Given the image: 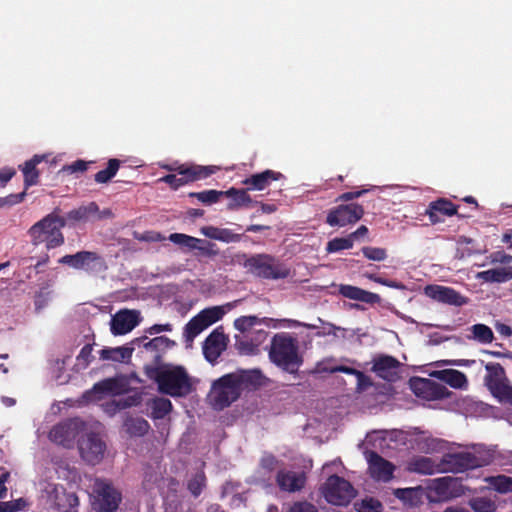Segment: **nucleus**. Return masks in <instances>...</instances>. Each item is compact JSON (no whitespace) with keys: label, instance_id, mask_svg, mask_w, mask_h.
<instances>
[{"label":"nucleus","instance_id":"obj_1","mask_svg":"<svg viewBox=\"0 0 512 512\" xmlns=\"http://www.w3.org/2000/svg\"><path fill=\"white\" fill-rule=\"evenodd\" d=\"M262 374L258 370H240L213 381L208 394L209 404L216 410L230 406L241 393L260 384Z\"/></svg>","mask_w":512,"mask_h":512},{"label":"nucleus","instance_id":"obj_2","mask_svg":"<svg viewBox=\"0 0 512 512\" xmlns=\"http://www.w3.org/2000/svg\"><path fill=\"white\" fill-rule=\"evenodd\" d=\"M269 360L280 369L295 373L303 363L298 340L289 333H276L268 348Z\"/></svg>","mask_w":512,"mask_h":512},{"label":"nucleus","instance_id":"obj_3","mask_svg":"<svg viewBox=\"0 0 512 512\" xmlns=\"http://www.w3.org/2000/svg\"><path fill=\"white\" fill-rule=\"evenodd\" d=\"M160 392L172 397H184L194 389V379L182 366L164 365L156 372Z\"/></svg>","mask_w":512,"mask_h":512},{"label":"nucleus","instance_id":"obj_4","mask_svg":"<svg viewBox=\"0 0 512 512\" xmlns=\"http://www.w3.org/2000/svg\"><path fill=\"white\" fill-rule=\"evenodd\" d=\"M64 224V220L56 215L46 216L29 229L32 243L35 245L45 244L48 249L62 245L64 237L61 229Z\"/></svg>","mask_w":512,"mask_h":512},{"label":"nucleus","instance_id":"obj_5","mask_svg":"<svg viewBox=\"0 0 512 512\" xmlns=\"http://www.w3.org/2000/svg\"><path fill=\"white\" fill-rule=\"evenodd\" d=\"M484 386L490 394L500 403L512 405V383L506 371L499 363L488 362L484 364Z\"/></svg>","mask_w":512,"mask_h":512},{"label":"nucleus","instance_id":"obj_6","mask_svg":"<svg viewBox=\"0 0 512 512\" xmlns=\"http://www.w3.org/2000/svg\"><path fill=\"white\" fill-rule=\"evenodd\" d=\"M321 492L328 503L339 506L349 504L356 496V490L350 482L337 475H332L326 480Z\"/></svg>","mask_w":512,"mask_h":512},{"label":"nucleus","instance_id":"obj_7","mask_svg":"<svg viewBox=\"0 0 512 512\" xmlns=\"http://www.w3.org/2000/svg\"><path fill=\"white\" fill-rule=\"evenodd\" d=\"M226 308L230 304L206 308L193 317L185 326V341L191 345L196 336L224 316Z\"/></svg>","mask_w":512,"mask_h":512},{"label":"nucleus","instance_id":"obj_8","mask_svg":"<svg viewBox=\"0 0 512 512\" xmlns=\"http://www.w3.org/2000/svg\"><path fill=\"white\" fill-rule=\"evenodd\" d=\"M163 167L169 171L177 170L180 174V177L175 174H169L159 179V181L169 184L174 189H177L189 181L206 178L218 170L216 166H179L178 168H174L170 165H165Z\"/></svg>","mask_w":512,"mask_h":512},{"label":"nucleus","instance_id":"obj_9","mask_svg":"<svg viewBox=\"0 0 512 512\" xmlns=\"http://www.w3.org/2000/svg\"><path fill=\"white\" fill-rule=\"evenodd\" d=\"M245 267L254 275L262 278L282 279L289 276V270L277 264L267 255H258L249 258Z\"/></svg>","mask_w":512,"mask_h":512},{"label":"nucleus","instance_id":"obj_10","mask_svg":"<svg viewBox=\"0 0 512 512\" xmlns=\"http://www.w3.org/2000/svg\"><path fill=\"white\" fill-rule=\"evenodd\" d=\"M42 497L50 507L61 512H77L79 499L75 493H67L62 486L49 483L43 490Z\"/></svg>","mask_w":512,"mask_h":512},{"label":"nucleus","instance_id":"obj_11","mask_svg":"<svg viewBox=\"0 0 512 512\" xmlns=\"http://www.w3.org/2000/svg\"><path fill=\"white\" fill-rule=\"evenodd\" d=\"M83 432L78 443L80 456L88 464H98L104 458L106 445L98 433L88 431L86 427Z\"/></svg>","mask_w":512,"mask_h":512},{"label":"nucleus","instance_id":"obj_12","mask_svg":"<svg viewBox=\"0 0 512 512\" xmlns=\"http://www.w3.org/2000/svg\"><path fill=\"white\" fill-rule=\"evenodd\" d=\"M97 512H115L121 501L120 493L108 482L96 479L93 484Z\"/></svg>","mask_w":512,"mask_h":512},{"label":"nucleus","instance_id":"obj_13","mask_svg":"<svg viewBox=\"0 0 512 512\" xmlns=\"http://www.w3.org/2000/svg\"><path fill=\"white\" fill-rule=\"evenodd\" d=\"M409 386L417 397L428 401L444 399L450 394L445 386L426 378H412Z\"/></svg>","mask_w":512,"mask_h":512},{"label":"nucleus","instance_id":"obj_14","mask_svg":"<svg viewBox=\"0 0 512 512\" xmlns=\"http://www.w3.org/2000/svg\"><path fill=\"white\" fill-rule=\"evenodd\" d=\"M85 429V424L79 419H72L54 426L49 432L52 442L64 447H71L75 437Z\"/></svg>","mask_w":512,"mask_h":512},{"label":"nucleus","instance_id":"obj_15","mask_svg":"<svg viewBox=\"0 0 512 512\" xmlns=\"http://www.w3.org/2000/svg\"><path fill=\"white\" fill-rule=\"evenodd\" d=\"M363 214L364 209L361 205H339L329 211L326 221L330 226L344 227L356 223L362 218Z\"/></svg>","mask_w":512,"mask_h":512},{"label":"nucleus","instance_id":"obj_16","mask_svg":"<svg viewBox=\"0 0 512 512\" xmlns=\"http://www.w3.org/2000/svg\"><path fill=\"white\" fill-rule=\"evenodd\" d=\"M365 456L368 462V472L374 480L388 482L393 478L395 466L391 462L373 451H366Z\"/></svg>","mask_w":512,"mask_h":512},{"label":"nucleus","instance_id":"obj_17","mask_svg":"<svg viewBox=\"0 0 512 512\" xmlns=\"http://www.w3.org/2000/svg\"><path fill=\"white\" fill-rule=\"evenodd\" d=\"M402 364L389 355H378L373 359L372 371L380 378L394 382L400 378Z\"/></svg>","mask_w":512,"mask_h":512},{"label":"nucleus","instance_id":"obj_18","mask_svg":"<svg viewBox=\"0 0 512 512\" xmlns=\"http://www.w3.org/2000/svg\"><path fill=\"white\" fill-rule=\"evenodd\" d=\"M459 483L456 478L441 477L434 479L429 485L431 493H435L436 497L429 496L430 500H447L460 496L463 491L459 489Z\"/></svg>","mask_w":512,"mask_h":512},{"label":"nucleus","instance_id":"obj_19","mask_svg":"<svg viewBox=\"0 0 512 512\" xmlns=\"http://www.w3.org/2000/svg\"><path fill=\"white\" fill-rule=\"evenodd\" d=\"M424 293L429 298L448 305L462 306L468 302L466 297L446 286L428 285L424 288Z\"/></svg>","mask_w":512,"mask_h":512},{"label":"nucleus","instance_id":"obj_20","mask_svg":"<svg viewBox=\"0 0 512 512\" xmlns=\"http://www.w3.org/2000/svg\"><path fill=\"white\" fill-rule=\"evenodd\" d=\"M139 323V312L120 310L112 318L110 329L113 335H124L132 331Z\"/></svg>","mask_w":512,"mask_h":512},{"label":"nucleus","instance_id":"obj_21","mask_svg":"<svg viewBox=\"0 0 512 512\" xmlns=\"http://www.w3.org/2000/svg\"><path fill=\"white\" fill-rule=\"evenodd\" d=\"M445 472H462L473 469V455L470 451L447 453L442 458Z\"/></svg>","mask_w":512,"mask_h":512},{"label":"nucleus","instance_id":"obj_22","mask_svg":"<svg viewBox=\"0 0 512 512\" xmlns=\"http://www.w3.org/2000/svg\"><path fill=\"white\" fill-rule=\"evenodd\" d=\"M126 390L125 383L119 379H106L94 385L93 390L85 394L89 401L99 400L101 395L116 396Z\"/></svg>","mask_w":512,"mask_h":512},{"label":"nucleus","instance_id":"obj_23","mask_svg":"<svg viewBox=\"0 0 512 512\" xmlns=\"http://www.w3.org/2000/svg\"><path fill=\"white\" fill-rule=\"evenodd\" d=\"M227 337L218 329L214 330L205 340L203 344V353L205 358L213 363L221 353L226 349Z\"/></svg>","mask_w":512,"mask_h":512},{"label":"nucleus","instance_id":"obj_24","mask_svg":"<svg viewBox=\"0 0 512 512\" xmlns=\"http://www.w3.org/2000/svg\"><path fill=\"white\" fill-rule=\"evenodd\" d=\"M276 482L281 490L296 492L304 487L306 475L304 472L281 470L277 473Z\"/></svg>","mask_w":512,"mask_h":512},{"label":"nucleus","instance_id":"obj_25","mask_svg":"<svg viewBox=\"0 0 512 512\" xmlns=\"http://www.w3.org/2000/svg\"><path fill=\"white\" fill-rule=\"evenodd\" d=\"M429 375L445 382L454 389L467 390L469 386L467 376L463 372L455 369L436 370L432 371Z\"/></svg>","mask_w":512,"mask_h":512},{"label":"nucleus","instance_id":"obj_26","mask_svg":"<svg viewBox=\"0 0 512 512\" xmlns=\"http://www.w3.org/2000/svg\"><path fill=\"white\" fill-rule=\"evenodd\" d=\"M338 292L345 298L364 302L367 304L380 303L381 298L378 294L366 291L356 286L340 284Z\"/></svg>","mask_w":512,"mask_h":512},{"label":"nucleus","instance_id":"obj_27","mask_svg":"<svg viewBox=\"0 0 512 512\" xmlns=\"http://www.w3.org/2000/svg\"><path fill=\"white\" fill-rule=\"evenodd\" d=\"M200 233L207 238L218 240L224 243H235L240 241L241 235L232 232L227 228H218L214 226H203Z\"/></svg>","mask_w":512,"mask_h":512},{"label":"nucleus","instance_id":"obj_28","mask_svg":"<svg viewBox=\"0 0 512 512\" xmlns=\"http://www.w3.org/2000/svg\"><path fill=\"white\" fill-rule=\"evenodd\" d=\"M476 278L485 282L503 283L512 279V266L507 265L478 272Z\"/></svg>","mask_w":512,"mask_h":512},{"label":"nucleus","instance_id":"obj_29","mask_svg":"<svg viewBox=\"0 0 512 512\" xmlns=\"http://www.w3.org/2000/svg\"><path fill=\"white\" fill-rule=\"evenodd\" d=\"M97 259L93 252L82 251L74 255H65L59 259V263L67 264L75 269H86Z\"/></svg>","mask_w":512,"mask_h":512},{"label":"nucleus","instance_id":"obj_30","mask_svg":"<svg viewBox=\"0 0 512 512\" xmlns=\"http://www.w3.org/2000/svg\"><path fill=\"white\" fill-rule=\"evenodd\" d=\"M279 176V173L272 170H266L245 179L243 184L248 185L251 190H263L268 187L272 181L277 180Z\"/></svg>","mask_w":512,"mask_h":512},{"label":"nucleus","instance_id":"obj_31","mask_svg":"<svg viewBox=\"0 0 512 512\" xmlns=\"http://www.w3.org/2000/svg\"><path fill=\"white\" fill-rule=\"evenodd\" d=\"M411 471L421 474H434L437 472H445L443 467V461L436 463L431 458L420 457L413 460L409 466Z\"/></svg>","mask_w":512,"mask_h":512},{"label":"nucleus","instance_id":"obj_32","mask_svg":"<svg viewBox=\"0 0 512 512\" xmlns=\"http://www.w3.org/2000/svg\"><path fill=\"white\" fill-rule=\"evenodd\" d=\"M393 494L405 505L417 506L422 502L423 489L421 487L398 488L393 491Z\"/></svg>","mask_w":512,"mask_h":512},{"label":"nucleus","instance_id":"obj_33","mask_svg":"<svg viewBox=\"0 0 512 512\" xmlns=\"http://www.w3.org/2000/svg\"><path fill=\"white\" fill-rule=\"evenodd\" d=\"M270 322H274V319L258 318L257 316H254V315L241 316L234 321V327L238 331L245 333V332L250 331L253 327L262 325V324L270 327Z\"/></svg>","mask_w":512,"mask_h":512},{"label":"nucleus","instance_id":"obj_34","mask_svg":"<svg viewBox=\"0 0 512 512\" xmlns=\"http://www.w3.org/2000/svg\"><path fill=\"white\" fill-rule=\"evenodd\" d=\"M133 349L125 346L106 348L100 351V358L106 361L125 362L131 358Z\"/></svg>","mask_w":512,"mask_h":512},{"label":"nucleus","instance_id":"obj_35","mask_svg":"<svg viewBox=\"0 0 512 512\" xmlns=\"http://www.w3.org/2000/svg\"><path fill=\"white\" fill-rule=\"evenodd\" d=\"M437 213H441L446 216H452L456 214V208L452 205L451 202L445 199H440L432 202L429 205V209L427 210V214L429 215V218L432 222L439 221Z\"/></svg>","mask_w":512,"mask_h":512},{"label":"nucleus","instance_id":"obj_36","mask_svg":"<svg viewBox=\"0 0 512 512\" xmlns=\"http://www.w3.org/2000/svg\"><path fill=\"white\" fill-rule=\"evenodd\" d=\"M468 331L470 332V334L467 336L468 339L474 340L481 344H489L494 339L492 329L485 324L472 325Z\"/></svg>","mask_w":512,"mask_h":512},{"label":"nucleus","instance_id":"obj_37","mask_svg":"<svg viewBox=\"0 0 512 512\" xmlns=\"http://www.w3.org/2000/svg\"><path fill=\"white\" fill-rule=\"evenodd\" d=\"M169 240L189 251L202 248V244H204V240L183 233H172L169 236Z\"/></svg>","mask_w":512,"mask_h":512},{"label":"nucleus","instance_id":"obj_38","mask_svg":"<svg viewBox=\"0 0 512 512\" xmlns=\"http://www.w3.org/2000/svg\"><path fill=\"white\" fill-rule=\"evenodd\" d=\"M485 482L489 484V488L500 493H512V478L506 475H497L486 477Z\"/></svg>","mask_w":512,"mask_h":512},{"label":"nucleus","instance_id":"obj_39","mask_svg":"<svg viewBox=\"0 0 512 512\" xmlns=\"http://www.w3.org/2000/svg\"><path fill=\"white\" fill-rule=\"evenodd\" d=\"M470 452L473 455L475 468L489 465L494 459V451L482 445L473 446Z\"/></svg>","mask_w":512,"mask_h":512},{"label":"nucleus","instance_id":"obj_40","mask_svg":"<svg viewBox=\"0 0 512 512\" xmlns=\"http://www.w3.org/2000/svg\"><path fill=\"white\" fill-rule=\"evenodd\" d=\"M468 505L474 512H496L498 508L496 502L487 496L473 497Z\"/></svg>","mask_w":512,"mask_h":512},{"label":"nucleus","instance_id":"obj_41","mask_svg":"<svg viewBox=\"0 0 512 512\" xmlns=\"http://www.w3.org/2000/svg\"><path fill=\"white\" fill-rule=\"evenodd\" d=\"M266 332L263 330H259L257 332V341L252 342L248 339H241L237 341V347L239 351L246 355H253L257 354L259 352V345L264 341L266 338Z\"/></svg>","mask_w":512,"mask_h":512},{"label":"nucleus","instance_id":"obj_42","mask_svg":"<svg viewBox=\"0 0 512 512\" xmlns=\"http://www.w3.org/2000/svg\"><path fill=\"white\" fill-rule=\"evenodd\" d=\"M224 195L232 198V202L228 205L230 210H234L241 206H248L252 201L246 190H237L231 188L224 192Z\"/></svg>","mask_w":512,"mask_h":512},{"label":"nucleus","instance_id":"obj_43","mask_svg":"<svg viewBox=\"0 0 512 512\" xmlns=\"http://www.w3.org/2000/svg\"><path fill=\"white\" fill-rule=\"evenodd\" d=\"M124 426L126 431L134 436H142L149 429L148 422L143 418H129L125 421Z\"/></svg>","mask_w":512,"mask_h":512},{"label":"nucleus","instance_id":"obj_44","mask_svg":"<svg viewBox=\"0 0 512 512\" xmlns=\"http://www.w3.org/2000/svg\"><path fill=\"white\" fill-rule=\"evenodd\" d=\"M151 409L152 416L156 419H161L171 411L172 403L166 398H156L152 402Z\"/></svg>","mask_w":512,"mask_h":512},{"label":"nucleus","instance_id":"obj_45","mask_svg":"<svg viewBox=\"0 0 512 512\" xmlns=\"http://www.w3.org/2000/svg\"><path fill=\"white\" fill-rule=\"evenodd\" d=\"M119 161L111 159L108 162V167L96 173L95 181L98 183H107L112 177L115 176L119 169Z\"/></svg>","mask_w":512,"mask_h":512},{"label":"nucleus","instance_id":"obj_46","mask_svg":"<svg viewBox=\"0 0 512 512\" xmlns=\"http://www.w3.org/2000/svg\"><path fill=\"white\" fill-rule=\"evenodd\" d=\"M174 341L165 336L155 337L152 340L143 344L146 350L151 351H164L174 346Z\"/></svg>","mask_w":512,"mask_h":512},{"label":"nucleus","instance_id":"obj_47","mask_svg":"<svg viewBox=\"0 0 512 512\" xmlns=\"http://www.w3.org/2000/svg\"><path fill=\"white\" fill-rule=\"evenodd\" d=\"M98 207L94 203H90L87 206L80 207L76 210L71 211L68 214L69 219L73 220H88L90 216L96 214Z\"/></svg>","mask_w":512,"mask_h":512},{"label":"nucleus","instance_id":"obj_48","mask_svg":"<svg viewBox=\"0 0 512 512\" xmlns=\"http://www.w3.org/2000/svg\"><path fill=\"white\" fill-rule=\"evenodd\" d=\"M353 247L352 239L349 237L334 238L327 243L326 250L329 253L339 252L341 250L350 249Z\"/></svg>","mask_w":512,"mask_h":512},{"label":"nucleus","instance_id":"obj_49","mask_svg":"<svg viewBox=\"0 0 512 512\" xmlns=\"http://www.w3.org/2000/svg\"><path fill=\"white\" fill-rule=\"evenodd\" d=\"M222 195H224V192L217 190H207L191 194V196L196 197L204 204L216 203Z\"/></svg>","mask_w":512,"mask_h":512},{"label":"nucleus","instance_id":"obj_50","mask_svg":"<svg viewBox=\"0 0 512 512\" xmlns=\"http://www.w3.org/2000/svg\"><path fill=\"white\" fill-rule=\"evenodd\" d=\"M356 509L358 512H382V504L376 499L366 498L356 504Z\"/></svg>","mask_w":512,"mask_h":512},{"label":"nucleus","instance_id":"obj_51","mask_svg":"<svg viewBox=\"0 0 512 512\" xmlns=\"http://www.w3.org/2000/svg\"><path fill=\"white\" fill-rule=\"evenodd\" d=\"M28 503L25 499L19 498L13 501L0 502V512H18L26 509Z\"/></svg>","mask_w":512,"mask_h":512},{"label":"nucleus","instance_id":"obj_52","mask_svg":"<svg viewBox=\"0 0 512 512\" xmlns=\"http://www.w3.org/2000/svg\"><path fill=\"white\" fill-rule=\"evenodd\" d=\"M21 170L24 174V182L26 186L35 185L38 180V171L36 167L33 166V163L25 162L23 166H21Z\"/></svg>","mask_w":512,"mask_h":512},{"label":"nucleus","instance_id":"obj_53","mask_svg":"<svg viewBox=\"0 0 512 512\" xmlns=\"http://www.w3.org/2000/svg\"><path fill=\"white\" fill-rule=\"evenodd\" d=\"M130 405L131 403L128 400L123 399H109L102 404L104 411L109 415H113L118 410L124 409Z\"/></svg>","mask_w":512,"mask_h":512},{"label":"nucleus","instance_id":"obj_54","mask_svg":"<svg viewBox=\"0 0 512 512\" xmlns=\"http://www.w3.org/2000/svg\"><path fill=\"white\" fill-rule=\"evenodd\" d=\"M362 252L366 258L373 261H383L387 258V252L383 248L364 247Z\"/></svg>","mask_w":512,"mask_h":512},{"label":"nucleus","instance_id":"obj_55","mask_svg":"<svg viewBox=\"0 0 512 512\" xmlns=\"http://www.w3.org/2000/svg\"><path fill=\"white\" fill-rule=\"evenodd\" d=\"M205 485L203 473H197L188 483V489L194 496H198Z\"/></svg>","mask_w":512,"mask_h":512},{"label":"nucleus","instance_id":"obj_56","mask_svg":"<svg viewBox=\"0 0 512 512\" xmlns=\"http://www.w3.org/2000/svg\"><path fill=\"white\" fill-rule=\"evenodd\" d=\"M277 460L272 455H264L260 462V468L264 473H270L277 467Z\"/></svg>","mask_w":512,"mask_h":512},{"label":"nucleus","instance_id":"obj_57","mask_svg":"<svg viewBox=\"0 0 512 512\" xmlns=\"http://www.w3.org/2000/svg\"><path fill=\"white\" fill-rule=\"evenodd\" d=\"M288 512H317V509L313 504L303 501L292 504Z\"/></svg>","mask_w":512,"mask_h":512},{"label":"nucleus","instance_id":"obj_58","mask_svg":"<svg viewBox=\"0 0 512 512\" xmlns=\"http://www.w3.org/2000/svg\"><path fill=\"white\" fill-rule=\"evenodd\" d=\"M490 262L492 264H505L506 266L512 262V256L503 252V251H497L490 255Z\"/></svg>","mask_w":512,"mask_h":512},{"label":"nucleus","instance_id":"obj_59","mask_svg":"<svg viewBox=\"0 0 512 512\" xmlns=\"http://www.w3.org/2000/svg\"><path fill=\"white\" fill-rule=\"evenodd\" d=\"M475 363V360L458 359V360H441L436 362L437 366L452 365L469 367Z\"/></svg>","mask_w":512,"mask_h":512},{"label":"nucleus","instance_id":"obj_60","mask_svg":"<svg viewBox=\"0 0 512 512\" xmlns=\"http://www.w3.org/2000/svg\"><path fill=\"white\" fill-rule=\"evenodd\" d=\"M283 324L284 327H299L302 326V322H299L297 320L293 319H282V320H276L274 319V322H270V327L272 328H279Z\"/></svg>","mask_w":512,"mask_h":512},{"label":"nucleus","instance_id":"obj_61","mask_svg":"<svg viewBox=\"0 0 512 512\" xmlns=\"http://www.w3.org/2000/svg\"><path fill=\"white\" fill-rule=\"evenodd\" d=\"M354 375L357 378L358 390H365L366 388L371 386L372 383H371L370 379L367 376H365L362 372L357 370Z\"/></svg>","mask_w":512,"mask_h":512},{"label":"nucleus","instance_id":"obj_62","mask_svg":"<svg viewBox=\"0 0 512 512\" xmlns=\"http://www.w3.org/2000/svg\"><path fill=\"white\" fill-rule=\"evenodd\" d=\"M48 302H49L48 295L44 294V293H39L35 297V301H34L35 310L37 312H40L41 310H43L47 306Z\"/></svg>","mask_w":512,"mask_h":512},{"label":"nucleus","instance_id":"obj_63","mask_svg":"<svg viewBox=\"0 0 512 512\" xmlns=\"http://www.w3.org/2000/svg\"><path fill=\"white\" fill-rule=\"evenodd\" d=\"M91 352H92V348L89 345L84 346L81 349L80 354H79L77 360L79 362H83V365H85V366L88 365L89 358L91 356Z\"/></svg>","mask_w":512,"mask_h":512},{"label":"nucleus","instance_id":"obj_64","mask_svg":"<svg viewBox=\"0 0 512 512\" xmlns=\"http://www.w3.org/2000/svg\"><path fill=\"white\" fill-rule=\"evenodd\" d=\"M87 165H88L87 162H85L83 160H78V161L74 162L73 164L67 166L66 170L71 173L78 172V171L82 172L87 169Z\"/></svg>","mask_w":512,"mask_h":512}]
</instances>
